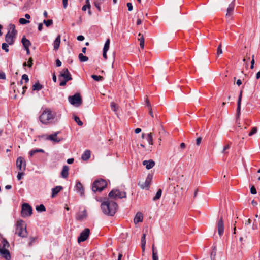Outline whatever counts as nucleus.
<instances>
[{
  "instance_id": "f03ea898",
  "label": "nucleus",
  "mask_w": 260,
  "mask_h": 260,
  "mask_svg": "<svg viewBox=\"0 0 260 260\" xmlns=\"http://www.w3.org/2000/svg\"><path fill=\"white\" fill-rule=\"evenodd\" d=\"M54 117L55 114H53L51 111L46 109L40 116L39 119L43 124H47L53 121Z\"/></svg>"
},
{
  "instance_id": "49530a36",
  "label": "nucleus",
  "mask_w": 260,
  "mask_h": 260,
  "mask_svg": "<svg viewBox=\"0 0 260 260\" xmlns=\"http://www.w3.org/2000/svg\"><path fill=\"white\" fill-rule=\"evenodd\" d=\"M250 192L252 194H256V190L255 187L254 186H252L250 188Z\"/></svg>"
},
{
  "instance_id": "dca6fc26",
  "label": "nucleus",
  "mask_w": 260,
  "mask_h": 260,
  "mask_svg": "<svg viewBox=\"0 0 260 260\" xmlns=\"http://www.w3.org/2000/svg\"><path fill=\"white\" fill-rule=\"evenodd\" d=\"M87 213L85 210L82 212H79L76 215V219L79 221H82L85 219L87 217Z\"/></svg>"
},
{
  "instance_id": "5701e85b",
  "label": "nucleus",
  "mask_w": 260,
  "mask_h": 260,
  "mask_svg": "<svg viewBox=\"0 0 260 260\" xmlns=\"http://www.w3.org/2000/svg\"><path fill=\"white\" fill-rule=\"evenodd\" d=\"M59 133L58 132L55 133L53 134H51L49 136L48 139L54 142H59L60 141V139L57 138V136Z\"/></svg>"
},
{
  "instance_id": "7ed1b4c3",
  "label": "nucleus",
  "mask_w": 260,
  "mask_h": 260,
  "mask_svg": "<svg viewBox=\"0 0 260 260\" xmlns=\"http://www.w3.org/2000/svg\"><path fill=\"white\" fill-rule=\"evenodd\" d=\"M60 81L59 85L64 86L66 85L67 82L72 79V76L67 68L63 69L60 72L58 76Z\"/></svg>"
},
{
  "instance_id": "e2e57ef3",
  "label": "nucleus",
  "mask_w": 260,
  "mask_h": 260,
  "mask_svg": "<svg viewBox=\"0 0 260 260\" xmlns=\"http://www.w3.org/2000/svg\"><path fill=\"white\" fill-rule=\"evenodd\" d=\"M149 114L151 115V116L152 117H154V115H153V112H152V110L151 107H150L149 108Z\"/></svg>"
},
{
  "instance_id": "7c9ffc66",
  "label": "nucleus",
  "mask_w": 260,
  "mask_h": 260,
  "mask_svg": "<svg viewBox=\"0 0 260 260\" xmlns=\"http://www.w3.org/2000/svg\"><path fill=\"white\" fill-rule=\"evenodd\" d=\"M78 57L81 62H86L88 60V57L84 56L82 53H80Z\"/></svg>"
},
{
  "instance_id": "f257e3e1",
  "label": "nucleus",
  "mask_w": 260,
  "mask_h": 260,
  "mask_svg": "<svg viewBox=\"0 0 260 260\" xmlns=\"http://www.w3.org/2000/svg\"><path fill=\"white\" fill-rule=\"evenodd\" d=\"M101 207L104 214L107 215L113 216L117 209L118 205L114 201H110L109 199H106L102 203Z\"/></svg>"
},
{
  "instance_id": "4468645a",
  "label": "nucleus",
  "mask_w": 260,
  "mask_h": 260,
  "mask_svg": "<svg viewBox=\"0 0 260 260\" xmlns=\"http://www.w3.org/2000/svg\"><path fill=\"white\" fill-rule=\"evenodd\" d=\"M235 4L234 2H232L229 5L227 9V13L226 14V18L230 20L232 19V16L234 9Z\"/></svg>"
},
{
  "instance_id": "9d476101",
  "label": "nucleus",
  "mask_w": 260,
  "mask_h": 260,
  "mask_svg": "<svg viewBox=\"0 0 260 260\" xmlns=\"http://www.w3.org/2000/svg\"><path fill=\"white\" fill-rule=\"evenodd\" d=\"M153 178V174H148L146 179L144 183L139 182L138 185L140 186L142 189H145L148 190L149 189L151 182Z\"/></svg>"
},
{
  "instance_id": "09e8293b",
  "label": "nucleus",
  "mask_w": 260,
  "mask_h": 260,
  "mask_svg": "<svg viewBox=\"0 0 260 260\" xmlns=\"http://www.w3.org/2000/svg\"><path fill=\"white\" fill-rule=\"evenodd\" d=\"M22 79L24 80L25 82H28L29 81V78L27 75L24 74L22 76Z\"/></svg>"
},
{
  "instance_id": "c9c22d12",
  "label": "nucleus",
  "mask_w": 260,
  "mask_h": 260,
  "mask_svg": "<svg viewBox=\"0 0 260 260\" xmlns=\"http://www.w3.org/2000/svg\"><path fill=\"white\" fill-rule=\"evenodd\" d=\"M109 45H110V39H108L106 40V41L104 44V46L103 48V51H108V50H109Z\"/></svg>"
},
{
  "instance_id": "0eeeda50",
  "label": "nucleus",
  "mask_w": 260,
  "mask_h": 260,
  "mask_svg": "<svg viewBox=\"0 0 260 260\" xmlns=\"http://www.w3.org/2000/svg\"><path fill=\"white\" fill-rule=\"evenodd\" d=\"M126 194L124 191H120L118 189H113L109 193V197L111 199H122L126 198Z\"/></svg>"
},
{
  "instance_id": "69168bd1",
  "label": "nucleus",
  "mask_w": 260,
  "mask_h": 260,
  "mask_svg": "<svg viewBox=\"0 0 260 260\" xmlns=\"http://www.w3.org/2000/svg\"><path fill=\"white\" fill-rule=\"evenodd\" d=\"M74 162V159L73 158H69L67 160V162L69 164H72Z\"/></svg>"
},
{
  "instance_id": "c756f323",
  "label": "nucleus",
  "mask_w": 260,
  "mask_h": 260,
  "mask_svg": "<svg viewBox=\"0 0 260 260\" xmlns=\"http://www.w3.org/2000/svg\"><path fill=\"white\" fill-rule=\"evenodd\" d=\"M146 245V234L144 233L141 238V247L144 251L145 250Z\"/></svg>"
},
{
  "instance_id": "423d86ee",
  "label": "nucleus",
  "mask_w": 260,
  "mask_h": 260,
  "mask_svg": "<svg viewBox=\"0 0 260 260\" xmlns=\"http://www.w3.org/2000/svg\"><path fill=\"white\" fill-rule=\"evenodd\" d=\"M107 182L103 179H99L94 181L92 184V191L94 192L102 191L106 186Z\"/></svg>"
},
{
  "instance_id": "412c9836",
  "label": "nucleus",
  "mask_w": 260,
  "mask_h": 260,
  "mask_svg": "<svg viewBox=\"0 0 260 260\" xmlns=\"http://www.w3.org/2000/svg\"><path fill=\"white\" fill-rule=\"evenodd\" d=\"M62 189L63 188L61 186H57L55 188H52L51 195L52 197L53 198L55 197Z\"/></svg>"
},
{
  "instance_id": "6e6d98bb",
  "label": "nucleus",
  "mask_w": 260,
  "mask_h": 260,
  "mask_svg": "<svg viewBox=\"0 0 260 260\" xmlns=\"http://www.w3.org/2000/svg\"><path fill=\"white\" fill-rule=\"evenodd\" d=\"M230 148V144H228L226 145H225L224 148H223V151L222 152L223 153H225V151L227 150V149H229V148Z\"/></svg>"
},
{
  "instance_id": "13d9d810",
  "label": "nucleus",
  "mask_w": 260,
  "mask_h": 260,
  "mask_svg": "<svg viewBox=\"0 0 260 260\" xmlns=\"http://www.w3.org/2000/svg\"><path fill=\"white\" fill-rule=\"evenodd\" d=\"M202 140V138L201 137H199L196 139V144L197 145H199L201 143Z\"/></svg>"
},
{
  "instance_id": "bf43d9fd",
  "label": "nucleus",
  "mask_w": 260,
  "mask_h": 260,
  "mask_svg": "<svg viewBox=\"0 0 260 260\" xmlns=\"http://www.w3.org/2000/svg\"><path fill=\"white\" fill-rule=\"evenodd\" d=\"M77 39L78 41H81L84 40V37L83 36L80 35L77 37Z\"/></svg>"
},
{
  "instance_id": "f8f14e48",
  "label": "nucleus",
  "mask_w": 260,
  "mask_h": 260,
  "mask_svg": "<svg viewBox=\"0 0 260 260\" xmlns=\"http://www.w3.org/2000/svg\"><path fill=\"white\" fill-rule=\"evenodd\" d=\"M16 166L20 171H24L26 168V163L22 157H19L16 160Z\"/></svg>"
},
{
  "instance_id": "b1692460",
  "label": "nucleus",
  "mask_w": 260,
  "mask_h": 260,
  "mask_svg": "<svg viewBox=\"0 0 260 260\" xmlns=\"http://www.w3.org/2000/svg\"><path fill=\"white\" fill-rule=\"evenodd\" d=\"M242 91H241L240 94L239 95L238 100V103H237V115L239 116L240 113V109H241V100H242Z\"/></svg>"
},
{
  "instance_id": "5fc2aeb1",
  "label": "nucleus",
  "mask_w": 260,
  "mask_h": 260,
  "mask_svg": "<svg viewBox=\"0 0 260 260\" xmlns=\"http://www.w3.org/2000/svg\"><path fill=\"white\" fill-rule=\"evenodd\" d=\"M32 66V59L31 58H30L28 61V66L29 67H31Z\"/></svg>"
},
{
  "instance_id": "774afa93",
  "label": "nucleus",
  "mask_w": 260,
  "mask_h": 260,
  "mask_svg": "<svg viewBox=\"0 0 260 260\" xmlns=\"http://www.w3.org/2000/svg\"><path fill=\"white\" fill-rule=\"evenodd\" d=\"M146 104H147V106H148V107L149 108L150 107H151V105H150V103L148 100V99H146Z\"/></svg>"
},
{
  "instance_id": "cd10ccee",
  "label": "nucleus",
  "mask_w": 260,
  "mask_h": 260,
  "mask_svg": "<svg viewBox=\"0 0 260 260\" xmlns=\"http://www.w3.org/2000/svg\"><path fill=\"white\" fill-rule=\"evenodd\" d=\"M9 247V243L6 239H3L0 245V248H6Z\"/></svg>"
},
{
  "instance_id": "4be33fe9",
  "label": "nucleus",
  "mask_w": 260,
  "mask_h": 260,
  "mask_svg": "<svg viewBox=\"0 0 260 260\" xmlns=\"http://www.w3.org/2000/svg\"><path fill=\"white\" fill-rule=\"evenodd\" d=\"M143 221V215L140 212H138L134 219V222L135 224H137L140 222Z\"/></svg>"
},
{
  "instance_id": "72a5a7b5",
  "label": "nucleus",
  "mask_w": 260,
  "mask_h": 260,
  "mask_svg": "<svg viewBox=\"0 0 260 260\" xmlns=\"http://www.w3.org/2000/svg\"><path fill=\"white\" fill-rule=\"evenodd\" d=\"M161 194H162L161 189H158L157 193H156L155 196L153 197V200L156 201V200L159 199V198H160V197L161 196Z\"/></svg>"
},
{
  "instance_id": "de8ad7c7",
  "label": "nucleus",
  "mask_w": 260,
  "mask_h": 260,
  "mask_svg": "<svg viewBox=\"0 0 260 260\" xmlns=\"http://www.w3.org/2000/svg\"><path fill=\"white\" fill-rule=\"evenodd\" d=\"M0 79H3V80L6 79L5 73L2 71H0Z\"/></svg>"
},
{
  "instance_id": "3c124183",
  "label": "nucleus",
  "mask_w": 260,
  "mask_h": 260,
  "mask_svg": "<svg viewBox=\"0 0 260 260\" xmlns=\"http://www.w3.org/2000/svg\"><path fill=\"white\" fill-rule=\"evenodd\" d=\"M35 240V238L31 237L29 238V246H31L32 245L33 242Z\"/></svg>"
},
{
  "instance_id": "4c0bfd02",
  "label": "nucleus",
  "mask_w": 260,
  "mask_h": 260,
  "mask_svg": "<svg viewBox=\"0 0 260 260\" xmlns=\"http://www.w3.org/2000/svg\"><path fill=\"white\" fill-rule=\"evenodd\" d=\"M74 119L79 126H82L83 125V122L80 120L79 117L77 116H74Z\"/></svg>"
},
{
  "instance_id": "338daca9",
  "label": "nucleus",
  "mask_w": 260,
  "mask_h": 260,
  "mask_svg": "<svg viewBox=\"0 0 260 260\" xmlns=\"http://www.w3.org/2000/svg\"><path fill=\"white\" fill-rule=\"evenodd\" d=\"M43 29V24L42 23H40L39 24V25H38V30L39 31H41Z\"/></svg>"
},
{
  "instance_id": "052dcab7",
  "label": "nucleus",
  "mask_w": 260,
  "mask_h": 260,
  "mask_svg": "<svg viewBox=\"0 0 260 260\" xmlns=\"http://www.w3.org/2000/svg\"><path fill=\"white\" fill-rule=\"evenodd\" d=\"M56 65L57 67H60L61 66V62L58 59L56 60Z\"/></svg>"
},
{
  "instance_id": "aec40b11",
  "label": "nucleus",
  "mask_w": 260,
  "mask_h": 260,
  "mask_svg": "<svg viewBox=\"0 0 260 260\" xmlns=\"http://www.w3.org/2000/svg\"><path fill=\"white\" fill-rule=\"evenodd\" d=\"M60 38H61L60 35H58L57 36V37H56V38L55 39V41H54L53 47H54V49L55 50H58V49L59 47L60 44Z\"/></svg>"
},
{
  "instance_id": "603ef678",
  "label": "nucleus",
  "mask_w": 260,
  "mask_h": 260,
  "mask_svg": "<svg viewBox=\"0 0 260 260\" xmlns=\"http://www.w3.org/2000/svg\"><path fill=\"white\" fill-rule=\"evenodd\" d=\"M127 6L128 7V11H131L133 10V6L132 3H127Z\"/></svg>"
},
{
  "instance_id": "2eb2a0df",
  "label": "nucleus",
  "mask_w": 260,
  "mask_h": 260,
  "mask_svg": "<svg viewBox=\"0 0 260 260\" xmlns=\"http://www.w3.org/2000/svg\"><path fill=\"white\" fill-rule=\"evenodd\" d=\"M0 254L1 256L6 260L11 259V255L9 251L6 248H0Z\"/></svg>"
},
{
  "instance_id": "37998d69",
  "label": "nucleus",
  "mask_w": 260,
  "mask_h": 260,
  "mask_svg": "<svg viewBox=\"0 0 260 260\" xmlns=\"http://www.w3.org/2000/svg\"><path fill=\"white\" fill-rule=\"evenodd\" d=\"M105 0H94V5H99L101 6Z\"/></svg>"
},
{
  "instance_id": "864d4df0",
  "label": "nucleus",
  "mask_w": 260,
  "mask_h": 260,
  "mask_svg": "<svg viewBox=\"0 0 260 260\" xmlns=\"http://www.w3.org/2000/svg\"><path fill=\"white\" fill-rule=\"evenodd\" d=\"M68 1V0H62L63 6L64 9H66L67 7Z\"/></svg>"
},
{
  "instance_id": "9b49d317",
  "label": "nucleus",
  "mask_w": 260,
  "mask_h": 260,
  "mask_svg": "<svg viewBox=\"0 0 260 260\" xmlns=\"http://www.w3.org/2000/svg\"><path fill=\"white\" fill-rule=\"evenodd\" d=\"M90 234V230L88 228L85 229L80 234V236L78 238L79 243L85 241L89 237Z\"/></svg>"
},
{
  "instance_id": "680f3d73",
  "label": "nucleus",
  "mask_w": 260,
  "mask_h": 260,
  "mask_svg": "<svg viewBox=\"0 0 260 260\" xmlns=\"http://www.w3.org/2000/svg\"><path fill=\"white\" fill-rule=\"evenodd\" d=\"M85 3H86V5L87 6L88 9H90V7H91V5H90V4L89 0H86L85 1Z\"/></svg>"
},
{
  "instance_id": "c85d7f7f",
  "label": "nucleus",
  "mask_w": 260,
  "mask_h": 260,
  "mask_svg": "<svg viewBox=\"0 0 260 260\" xmlns=\"http://www.w3.org/2000/svg\"><path fill=\"white\" fill-rule=\"evenodd\" d=\"M43 86L39 82L35 83L32 86L33 90L39 91L43 88Z\"/></svg>"
},
{
  "instance_id": "ddd939ff",
  "label": "nucleus",
  "mask_w": 260,
  "mask_h": 260,
  "mask_svg": "<svg viewBox=\"0 0 260 260\" xmlns=\"http://www.w3.org/2000/svg\"><path fill=\"white\" fill-rule=\"evenodd\" d=\"M217 229L219 235H223L224 230V225L223 223V218L222 216L220 217V219L218 221Z\"/></svg>"
},
{
  "instance_id": "c03bdc74",
  "label": "nucleus",
  "mask_w": 260,
  "mask_h": 260,
  "mask_svg": "<svg viewBox=\"0 0 260 260\" xmlns=\"http://www.w3.org/2000/svg\"><path fill=\"white\" fill-rule=\"evenodd\" d=\"M257 128L256 127H253L251 131L249 133V136H251L254 134H255L257 132Z\"/></svg>"
},
{
  "instance_id": "a18cd8bd",
  "label": "nucleus",
  "mask_w": 260,
  "mask_h": 260,
  "mask_svg": "<svg viewBox=\"0 0 260 260\" xmlns=\"http://www.w3.org/2000/svg\"><path fill=\"white\" fill-rule=\"evenodd\" d=\"M222 53V49H221V44H220L218 46V48H217V55H219V54H221Z\"/></svg>"
},
{
  "instance_id": "a211bd4d",
  "label": "nucleus",
  "mask_w": 260,
  "mask_h": 260,
  "mask_svg": "<svg viewBox=\"0 0 260 260\" xmlns=\"http://www.w3.org/2000/svg\"><path fill=\"white\" fill-rule=\"evenodd\" d=\"M75 188L77 192L80 193L81 196L84 195V188L82 184L80 182L78 181L77 182Z\"/></svg>"
},
{
  "instance_id": "f3484780",
  "label": "nucleus",
  "mask_w": 260,
  "mask_h": 260,
  "mask_svg": "<svg viewBox=\"0 0 260 260\" xmlns=\"http://www.w3.org/2000/svg\"><path fill=\"white\" fill-rule=\"evenodd\" d=\"M155 162L152 159H150L149 160H144L143 161V165L145 166L146 168L148 170L152 168L155 166Z\"/></svg>"
},
{
  "instance_id": "0e129e2a",
  "label": "nucleus",
  "mask_w": 260,
  "mask_h": 260,
  "mask_svg": "<svg viewBox=\"0 0 260 260\" xmlns=\"http://www.w3.org/2000/svg\"><path fill=\"white\" fill-rule=\"evenodd\" d=\"M107 51H103V56L105 59H107Z\"/></svg>"
},
{
  "instance_id": "f704fd0d",
  "label": "nucleus",
  "mask_w": 260,
  "mask_h": 260,
  "mask_svg": "<svg viewBox=\"0 0 260 260\" xmlns=\"http://www.w3.org/2000/svg\"><path fill=\"white\" fill-rule=\"evenodd\" d=\"M36 210L38 212H44L46 211V208L43 204H40L36 207Z\"/></svg>"
},
{
  "instance_id": "2f4dec72",
  "label": "nucleus",
  "mask_w": 260,
  "mask_h": 260,
  "mask_svg": "<svg viewBox=\"0 0 260 260\" xmlns=\"http://www.w3.org/2000/svg\"><path fill=\"white\" fill-rule=\"evenodd\" d=\"M152 258L153 260H158L157 252L154 248V245L152 246Z\"/></svg>"
},
{
  "instance_id": "bb28decb",
  "label": "nucleus",
  "mask_w": 260,
  "mask_h": 260,
  "mask_svg": "<svg viewBox=\"0 0 260 260\" xmlns=\"http://www.w3.org/2000/svg\"><path fill=\"white\" fill-rule=\"evenodd\" d=\"M90 157V152L89 150H86L82 155V159L84 160H88Z\"/></svg>"
},
{
  "instance_id": "39448f33",
  "label": "nucleus",
  "mask_w": 260,
  "mask_h": 260,
  "mask_svg": "<svg viewBox=\"0 0 260 260\" xmlns=\"http://www.w3.org/2000/svg\"><path fill=\"white\" fill-rule=\"evenodd\" d=\"M16 33L17 30L15 29V26L12 25L5 36V41L9 45H11L14 43Z\"/></svg>"
},
{
  "instance_id": "79ce46f5",
  "label": "nucleus",
  "mask_w": 260,
  "mask_h": 260,
  "mask_svg": "<svg viewBox=\"0 0 260 260\" xmlns=\"http://www.w3.org/2000/svg\"><path fill=\"white\" fill-rule=\"evenodd\" d=\"M19 22L20 24H23V25L26 24L30 22V21L29 20H26L25 19L22 18H21L19 19Z\"/></svg>"
},
{
  "instance_id": "4d7b16f0",
  "label": "nucleus",
  "mask_w": 260,
  "mask_h": 260,
  "mask_svg": "<svg viewBox=\"0 0 260 260\" xmlns=\"http://www.w3.org/2000/svg\"><path fill=\"white\" fill-rule=\"evenodd\" d=\"M258 229V226H257V225L256 222V220H254V223H253L252 229L255 230V229Z\"/></svg>"
},
{
  "instance_id": "1a4fd4ad",
  "label": "nucleus",
  "mask_w": 260,
  "mask_h": 260,
  "mask_svg": "<svg viewBox=\"0 0 260 260\" xmlns=\"http://www.w3.org/2000/svg\"><path fill=\"white\" fill-rule=\"evenodd\" d=\"M68 100L71 104L76 106H79L82 104V98L79 93H76L74 95L70 96Z\"/></svg>"
},
{
  "instance_id": "20e7f679",
  "label": "nucleus",
  "mask_w": 260,
  "mask_h": 260,
  "mask_svg": "<svg viewBox=\"0 0 260 260\" xmlns=\"http://www.w3.org/2000/svg\"><path fill=\"white\" fill-rule=\"evenodd\" d=\"M15 234L19 236L24 238L27 235L26 226L25 222L22 220H19L17 222Z\"/></svg>"
},
{
  "instance_id": "58836bf2",
  "label": "nucleus",
  "mask_w": 260,
  "mask_h": 260,
  "mask_svg": "<svg viewBox=\"0 0 260 260\" xmlns=\"http://www.w3.org/2000/svg\"><path fill=\"white\" fill-rule=\"evenodd\" d=\"M9 44L7 43H4L2 44V48L6 52H8L9 50Z\"/></svg>"
},
{
  "instance_id": "393cba45",
  "label": "nucleus",
  "mask_w": 260,
  "mask_h": 260,
  "mask_svg": "<svg viewBox=\"0 0 260 260\" xmlns=\"http://www.w3.org/2000/svg\"><path fill=\"white\" fill-rule=\"evenodd\" d=\"M138 40L140 41V46L142 49L144 47V38L141 33H139L138 36Z\"/></svg>"
},
{
  "instance_id": "a878e982",
  "label": "nucleus",
  "mask_w": 260,
  "mask_h": 260,
  "mask_svg": "<svg viewBox=\"0 0 260 260\" xmlns=\"http://www.w3.org/2000/svg\"><path fill=\"white\" fill-rule=\"evenodd\" d=\"M21 42H22L24 48L29 47V46L31 45L30 41L29 40L27 39L24 37L22 38Z\"/></svg>"
},
{
  "instance_id": "6ab92c4d",
  "label": "nucleus",
  "mask_w": 260,
  "mask_h": 260,
  "mask_svg": "<svg viewBox=\"0 0 260 260\" xmlns=\"http://www.w3.org/2000/svg\"><path fill=\"white\" fill-rule=\"evenodd\" d=\"M69 167L68 166H64L63 167L61 174L62 177L63 178H67L69 175Z\"/></svg>"
},
{
  "instance_id": "8fccbe9b",
  "label": "nucleus",
  "mask_w": 260,
  "mask_h": 260,
  "mask_svg": "<svg viewBox=\"0 0 260 260\" xmlns=\"http://www.w3.org/2000/svg\"><path fill=\"white\" fill-rule=\"evenodd\" d=\"M24 174L23 172H18V174L17 175V179L18 180H20L21 179L22 177L24 176Z\"/></svg>"
},
{
  "instance_id": "e433bc0d",
  "label": "nucleus",
  "mask_w": 260,
  "mask_h": 260,
  "mask_svg": "<svg viewBox=\"0 0 260 260\" xmlns=\"http://www.w3.org/2000/svg\"><path fill=\"white\" fill-rule=\"evenodd\" d=\"M91 78L94 79L95 81H102L104 78L103 77L100 75H91Z\"/></svg>"
},
{
  "instance_id": "6e6552de",
  "label": "nucleus",
  "mask_w": 260,
  "mask_h": 260,
  "mask_svg": "<svg viewBox=\"0 0 260 260\" xmlns=\"http://www.w3.org/2000/svg\"><path fill=\"white\" fill-rule=\"evenodd\" d=\"M32 214V209L28 203H24L22 205L21 216L23 217H29Z\"/></svg>"
},
{
  "instance_id": "a19ab883",
  "label": "nucleus",
  "mask_w": 260,
  "mask_h": 260,
  "mask_svg": "<svg viewBox=\"0 0 260 260\" xmlns=\"http://www.w3.org/2000/svg\"><path fill=\"white\" fill-rule=\"evenodd\" d=\"M111 107L112 109L114 111L116 112L118 109V105L115 104L114 102L111 103Z\"/></svg>"
},
{
  "instance_id": "ea45409f",
  "label": "nucleus",
  "mask_w": 260,
  "mask_h": 260,
  "mask_svg": "<svg viewBox=\"0 0 260 260\" xmlns=\"http://www.w3.org/2000/svg\"><path fill=\"white\" fill-rule=\"evenodd\" d=\"M43 23L47 27H49L53 24V21L51 19L47 20H44Z\"/></svg>"
},
{
  "instance_id": "473e14b6",
  "label": "nucleus",
  "mask_w": 260,
  "mask_h": 260,
  "mask_svg": "<svg viewBox=\"0 0 260 260\" xmlns=\"http://www.w3.org/2000/svg\"><path fill=\"white\" fill-rule=\"evenodd\" d=\"M147 140L150 145H153V138L151 133H150L147 135Z\"/></svg>"
}]
</instances>
